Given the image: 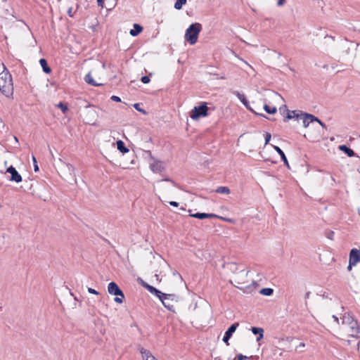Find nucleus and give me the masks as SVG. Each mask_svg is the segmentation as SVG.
<instances>
[{"mask_svg":"<svg viewBox=\"0 0 360 360\" xmlns=\"http://www.w3.org/2000/svg\"><path fill=\"white\" fill-rule=\"evenodd\" d=\"M4 70L0 73V91L6 96L13 94V84L12 77L10 72L4 68Z\"/></svg>","mask_w":360,"mask_h":360,"instance_id":"obj_1","label":"nucleus"},{"mask_svg":"<svg viewBox=\"0 0 360 360\" xmlns=\"http://www.w3.org/2000/svg\"><path fill=\"white\" fill-rule=\"evenodd\" d=\"M201 30V24L198 22L191 24L186 31L185 39L191 45L195 44L197 42L198 34L200 32Z\"/></svg>","mask_w":360,"mask_h":360,"instance_id":"obj_2","label":"nucleus"},{"mask_svg":"<svg viewBox=\"0 0 360 360\" xmlns=\"http://www.w3.org/2000/svg\"><path fill=\"white\" fill-rule=\"evenodd\" d=\"M209 108L206 102H201L198 106H195L191 112L190 117L193 120H197L200 117L208 116Z\"/></svg>","mask_w":360,"mask_h":360,"instance_id":"obj_3","label":"nucleus"},{"mask_svg":"<svg viewBox=\"0 0 360 360\" xmlns=\"http://www.w3.org/2000/svg\"><path fill=\"white\" fill-rule=\"evenodd\" d=\"M108 291L110 295L116 296L114 299L115 302L119 304H122L123 302L124 295L116 283L113 281L109 283L108 285Z\"/></svg>","mask_w":360,"mask_h":360,"instance_id":"obj_4","label":"nucleus"},{"mask_svg":"<svg viewBox=\"0 0 360 360\" xmlns=\"http://www.w3.org/2000/svg\"><path fill=\"white\" fill-rule=\"evenodd\" d=\"M163 306L169 311L175 312L174 304L179 301V297L175 294H167L160 300Z\"/></svg>","mask_w":360,"mask_h":360,"instance_id":"obj_5","label":"nucleus"},{"mask_svg":"<svg viewBox=\"0 0 360 360\" xmlns=\"http://www.w3.org/2000/svg\"><path fill=\"white\" fill-rule=\"evenodd\" d=\"M302 119H303V127L307 128L309 127L310 122H319V124L324 129H327L326 125L325 123H323L320 119H319L317 117L314 116V115L303 112L302 113Z\"/></svg>","mask_w":360,"mask_h":360,"instance_id":"obj_6","label":"nucleus"},{"mask_svg":"<svg viewBox=\"0 0 360 360\" xmlns=\"http://www.w3.org/2000/svg\"><path fill=\"white\" fill-rule=\"evenodd\" d=\"M146 153H148L150 155V158L154 160V162L150 165V168L153 172L160 173L163 172L165 169L163 162L162 161L155 160V158L152 155L150 150H147Z\"/></svg>","mask_w":360,"mask_h":360,"instance_id":"obj_7","label":"nucleus"},{"mask_svg":"<svg viewBox=\"0 0 360 360\" xmlns=\"http://www.w3.org/2000/svg\"><path fill=\"white\" fill-rule=\"evenodd\" d=\"M191 217H194L198 219H212V218H217L220 219L224 221H231V219H227L223 217H220L215 214H208V213H203V212H197L195 214H191L189 215Z\"/></svg>","mask_w":360,"mask_h":360,"instance_id":"obj_8","label":"nucleus"},{"mask_svg":"<svg viewBox=\"0 0 360 360\" xmlns=\"http://www.w3.org/2000/svg\"><path fill=\"white\" fill-rule=\"evenodd\" d=\"M6 172L11 174L8 180L15 183H20L22 181V178L17 169L12 165L6 169Z\"/></svg>","mask_w":360,"mask_h":360,"instance_id":"obj_9","label":"nucleus"},{"mask_svg":"<svg viewBox=\"0 0 360 360\" xmlns=\"http://www.w3.org/2000/svg\"><path fill=\"white\" fill-rule=\"evenodd\" d=\"M238 326L239 323L238 322H236L231 324L224 333L222 340L224 343H226V345H229V341Z\"/></svg>","mask_w":360,"mask_h":360,"instance_id":"obj_10","label":"nucleus"},{"mask_svg":"<svg viewBox=\"0 0 360 360\" xmlns=\"http://www.w3.org/2000/svg\"><path fill=\"white\" fill-rule=\"evenodd\" d=\"M234 94L238 98V99L240 101V102L245 106V108L247 109H248L249 110H250L251 112H252L253 113H255V115H257V113L256 112H255L250 106H249V102L247 100L246 97L245 96V95L243 94H241L240 92L238 91H235L234 92ZM258 115L261 116V117H265V118H268L266 115H264V114H258Z\"/></svg>","mask_w":360,"mask_h":360,"instance_id":"obj_11","label":"nucleus"},{"mask_svg":"<svg viewBox=\"0 0 360 360\" xmlns=\"http://www.w3.org/2000/svg\"><path fill=\"white\" fill-rule=\"evenodd\" d=\"M349 260L350 264H356L360 262V250L356 248H352L349 252Z\"/></svg>","mask_w":360,"mask_h":360,"instance_id":"obj_12","label":"nucleus"},{"mask_svg":"<svg viewBox=\"0 0 360 360\" xmlns=\"http://www.w3.org/2000/svg\"><path fill=\"white\" fill-rule=\"evenodd\" d=\"M287 111H288L287 115L283 118L284 122H287L289 120L292 119V118H295L297 120L300 119H302V113H303L302 111H297V110L290 111L289 110H287Z\"/></svg>","mask_w":360,"mask_h":360,"instance_id":"obj_13","label":"nucleus"},{"mask_svg":"<svg viewBox=\"0 0 360 360\" xmlns=\"http://www.w3.org/2000/svg\"><path fill=\"white\" fill-rule=\"evenodd\" d=\"M65 169L68 173L69 176L68 177V180H72L76 183L75 173V167L70 163H66L65 166Z\"/></svg>","mask_w":360,"mask_h":360,"instance_id":"obj_14","label":"nucleus"},{"mask_svg":"<svg viewBox=\"0 0 360 360\" xmlns=\"http://www.w3.org/2000/svg\"><path fill=\"white\" fill-rule=\"evenodd\" d=\"M139 351L141 354L143 360H158L154 356L152 355L149 350L146 349L143 347H140Z\"/></svg>","mask_w":360,"mask_h":360,"instance_id":"obj_15","label":"nucleus"},{"mask_svg":"<svg viewBox=\"0 0 360 360\" xmlns=\"http://www.w3.org/2000/svg\"><path fill=\"white\" fill-rule=\"evenodd\" d=\"M250 330L254 335H257V342L260 341L264 338V329L263 328L254 326V327H252Z\"/></svg>","mask_w":360,"mask_h":360,"instance_id":"obj_16","label":"nucleus"},{"mask_svg":"<svg viewBox=\"0 0 360 360\" xmlns=\"http://www.w3.org/2000/svg\"><path fill=\"white\" fill-rule=\"evenodd\" d=\"M274 147V149L278 153V155L281 156V158L282 160V161L283 162L284 165L287 167H290L289 166V163H288V159L284 153V152L281 149V148H279L278 146H273Z\"/></svg>","mask_w":360,"mask_h":360,"instance_id":"obj_17","label":"nucleus"},{"mask_svg":"<svg viewBox=\"0 0 360 360\" xmlns=\"http://www.w3.org/2000/svg\"><path fill=\"white\" fill-rule=\"evenodd\" d=\"M143 31V27L137 23H134L133 25V29H131L129 32V34L132 37L138 36Z\"/></svg>","mask_w":360,"mask_h":360,"instance_id":"obj_18","label":"nucleus"},{"mask_svg":"<svg viewBox=\"0 0 360 360\" xmlns=\"http://www.w3.org/2000/svg\"><path fill=\"white\" fill-rule=\"evenodd\" d=\"M84 81L93 86H102L103 84H100V83H97L92 77L91 75L90 72H89L88 74H86L84 77Z\"/></svg>","mask_w":360,"mask_h":360,"instance_id":"obj_19","label":"nucleus"},{"mask_svg":"<svg viewBox=\"0 0 360 360\" xmlns=\"http://www.w3.org/2000/svg\"><path fill=\"white\" fill-rule=\"evenodd\" d=\"M339 150L347 154L348 157L351 158L355 155L354 151L350 148L347 147L346 145L339 146Z\"/></svg>","mask_w":360,"mask_h":360,"instance_id":"obj_20","label":"nucleus"},{"mask_svg":"<svg viewBox=\"0 0 360 360\" xmlns=\"http://www.w3.org/2000/svg\"><path fill=\"white\" fill-rule=\"evenodd\" d=\"M39 63L44 73L50 74L51 72V68L49 66L47 60L45 58H41L39 60Z\"/></svg>","mask_w":360,"mask_h":360,"instance_id":"obj_21","label":"nucleus"},{"mask_svg":"<svg viewBox=\"0 0 360 360\" xmlns=\"http://www.w3.org/2000/svg\"><path fill=\"white\" fill-rule=\"evenodd\" d=\"M117 150L122 154L127 153L129 150L125 146L124 143L122 140H118L116 142Z\"/></svg>","mask_w":360,"mask_h":360,"instance_id":"obj_22","label":"nucleus"},{"mask_svg":"<svg viewBox=\"0 0 360 360\" xmlns=\"http://www.w3.org/2000/svg\"><path fill=\"white\" fill-rule=\"evenodd\" d=\"M352 332L355 333H360V327L358 324V322L356 319H354L351 324L349 325Z\"/></svg>","mask_w":360,"mask_h":360,"instance_id":"obj_23","label":"nucleus"},{"mask_svg":"<svg viewBox=\"0 0 360 360\" xmlns=\"http://www.w3.org/2000/svg\"><path fill=\"white\" fill-rule=\"evenodd\" d=\"M354 320V317L349 314H345L342 317V324H347L349 326Z\"/></svg>","mask_w":360,"mask_h":360,"instance_id":"obj_24","label":"nucleus"},{"mask_svg":"<svg viewBox=\"0 0 360 360\" xmlns=\"http://www.w3.org/2000/svg\"><path fill=\"white\" fill-rule=\"evenodd\" d=\"M260 294L265 296H271L274 293V290L271 288H264L260 290Z\"/></svg>","mask_w":360,"mask_h":360,"instance_id":"obj_25","label":"nucleus"},{"mask_svg":"<svg viewBox=\"0 0 360 360\" xmlns=\"http://www.w3.org/2000/svg\"><path fill=\"white\" fill-rule=\"evenodd\" d=\"M264 110L269 114L274 115L277 112V108L276 107H271L267 104L264 105Z\"/></svg>","mask_w":360,"mask_h":360,"instance_id":"obj_26","label":"nucleus"},{"mask_svg":"<svg viewBox=\"0 0 360 360\" xmlns=\"http://www.w3.org/2000/svg\"><path fill=\"white\" fill-rule=\"evenodd\" d=\"M218 193L229 194L230 193V189L227 186H219L216 191Z\"/></svg>","mask_w":360,"mask_h":360,"instance_id":"obj_27","label":"nucleus"},{"mask_svg":"<svg viewBox=\"0 0 360 360\" xmlns=\"http://www.w3.org/2000/svg\"><path fill=\"white\" fill-rule=\"evenodd\" d=\"M186 0H177L174 4V8L181 10L184 5L186 4Z\"/></svg>","mask_w":360,"mask_h":360,"instance_id":"obj_28","label":"nucleus"},{"mask_svg":"<svg viewBox=\"0 0 360 360\" xmlns=\"http://www.w3.org/2000/svg\"><path fill=\"white\" fill-rule=\"evenodd\" d=\"M57 107L61 110V111L63 112V113H65L66 112H68V105L65 103H63V102H60L58 105H57Z\"/></svg>","mask_w":360,"mask_h":360,"instance_id":"obj_29","label":"nucleus"},{"mask_svg":"<svg viewBox=\"0 0 360 360\" xmlns=\"http://www.w3.org/2000/svg\"><path fill=\"white\" fill-rule=\"evenodd\" d=\"M152 294L155 296H156L158 298H159V300H160L163 296H165V293L161 292L160 290H159L158 289H157L155 288V289L153 290V292H152Z\"/></svg>","mask_w":360,"mask_h":360,"instance_id":"obj_30","label":"nucleus"},{"mask_svg":"<svg viewBox=\"0 0 360 360\" xmlns=\"http://www.w3.org/2000/svg\"><path fill=\"white\" fill-rule=\"evenodd\" d=\"M134 108L138 110L139 112H142L143 114L146 115V112L145 110L142 109L141 108H140V104L139 103H134Z\"/></svg>","mask_w":360,"mask_h":360,"instance_id":"obj_31","label":"nucleus"},{"mask_svg":"<svg viewBox=\"0 0 360 360\" xmlns=\"http://www.w3.org/2000/svg\"><path fill=\"white\" fill-rule=\"evenodd\" d=\"M249 357L245 355H243L242 354H237L233 360H245L248 359Z\"/></svg>","mask_w":360,"mask_h":360,"instance_id":"obj_32","label":"nucleus"},{"mask_svg":"<svg viewBox=\"0 0 360 360\" xmlns=\"http://www.w3.org/2000/svg\"><path fill=\"white\" fill-rule=\"evenodd\" d=\"M33 165H34V172H38L39 170V167L37 165V159L34 156H32Z\"/></svg>","mask_w":360,"mask_h":360,"instance_id":"obj_33","label":"nucleus"},{"mask_svg":"<svg viewBox=\"0 0 360 360\" xmlns=\"http://www.w3.org/2000/svg\"><path fill=\"white\" fill-rule=\"evenodd\" d=\"M165 181L170 182V183H172V185H173L174 186H177L176 183L174 180H172L171 178H169V177H166V178H165V179H163L160 180V181Z\"/></svg>","mask_w":360,"mask_h":360,"instance_id":"obj_34","label":"nucleus"},{"mask_svg":"<svg viewBox=\"0 0 360 360\" xmlns=\"http://www.w3.org/2000/svg\"><path fill=\"white\" fill-rule=\"evenodd\" d=\"M265 145L268 144L271 140V135L269 132L265 133Z\"/></svg>","mask_w":360,"mask_h":360,"instance_id":"obj_35","label":"nucleus"},{"mask_svg":"<svg viewBox=\"0 0 360 360\" xmlns=\"http://www.w3.org/2000/svg\"><path fill=\"white\" fill-rule=\"evenodd\" d=\"M144 288L148 290L151 294L152 292H153V290L155 289V287H153V285H150L149 284H145L144 285Z\"/></svg>","mask_w":360,"mask_h":360,"instance_id":"obj_36","label":"nucleus"},{"mask_svg":"<svg viewBox=\"0 0 360 360\" xmlns=\"http://www.w3.org/2000/svg\"><path fill=\"white\" fill-rule=\"evenodd\" d=\"M141 81L143 83V84H148L150 82V77L149 76H143L141 77Z\"/></svg>","mask_w":360,"mask_h":360,"instance_id":"obj_37","label":"nucleus"},{"mask_svg":"<svg viewBox=\"0 0 360 360\" xmlns=\"http://www.w3.org/2000/svg\"><path fill=\"white\" fill-rule=\"evenodd\" d=\"M72 10H73V8H72V7H71V6H70V7H69V8H68V15H69V17H70V18H73V17H74V15H75V13L76 12V11H75L73 12V11H72Z\"/></svg>","mask_w":360,"mask_h":360,"instance_id":"obj_38","label":"nucleus"},{"mask_svg":"<svg viewBox=\"0 0 360 360\" xmlns=\"http://www.w3.org/2000/svg\"><path fill=\"white\" fill-rule=\"evenodd\" d=\"M110 99L113 101H115V102H120L121 101V98L117 96H112Z\"/></svg>","mask_w":360,"mask_h":360,"instance_id":"obj_39","label":"nucleus"},{"mask_svg":"<svg viewBox=\"0 0 360 360\" xmlns=\"http://www.w3.org/2000/svg\"><path fill=\"white\" fill-rule=\"evenodd\" d=\"M88 292L91 294H94V295H98L99 292L98 291H96V290L91 288H88Z\"/></svg>","mask_w":360,"mask_h":360,"instance_id":"obj_40","label":"nucleus"},{"mask_svg":"<svg viewBox=\"0 0 360 360\" xmlns=\"http://www.w3.org/2000/svg\"><path fill=\"white\" fill-rule=\"evenodd\" d=\"M104 1L105 0H97L98 6L101 8H103L104 7Z\"/></svg>","mask_w":360,"mask_h":360,"instance_id":"obj_41","label":"nucleus"},{"mask_svg":"<svg viewBox=\"0 0 360 360\" xmlns=\"http://www.w3.org/2000/svg\"><path fill=\"white\" fill-rule=\"evenodd\" d=\"M169 204L171 206H173V207H178L179 206V202H177L176 201H170V202H169Z\"/></svg>","mask_w":360,"mask_h":360,"instance_id":"obj_42","label":"nucleus"},{"mask_svg":"<svg viewBox=\"0 0 360 360\" xmlns=\"http://www.w3.org/2000/svg\"><path fill=\"white\" fill-rule=\"evenodd\" d=\"M285 3V0H278L277 2L278 6H281Z\"/></svg>","mask_w":360,"mask_h":360,"instance_id":"obj_43","label":"nucleus"},{"mask_svg":"<svg viewBox=\"0 0 360 360\" xmlns=\"http://www.w3.org/2000/svg\"><path fill=\"white\" fill-rule=\"evenodd\" d=\"M334 234V232L333 231H330L328 235L327 236V237L330 239H333L332 236H333Z\"/></svg>","mask_w":360,"mask_h":360,"instance_id":"obj_44","label":"nucleus"},{"mask_svg":"<svg viewBox=\"0 0 360 360\" xmlns=\"http://www.w3.org/2000/svg\"><path fill=\"white\" fill-rule=\"evenodd\" d=\"M356 264H350V261L349 260V265L347 266L348 271H350L353 266H355Z\"/></svg>","mask_w":360,"mask_h":360,"instance_id":"obj_45","label":"nucleus"},{"mask_svg":"<svg viewBox=\"0 0 360 360\" xmlns=\"http://www.w3.org/2000/svg\"><path fill=\"white\" fill-rule=\"evenodd\" d=\"M139 281H140L139 283L141 284V285L144 288V285L145 284H148L147 283H146L145 281H143L142 279L141 278H139Z\"/></svg>","mask_w":360,"mask_h":360,"instance_id":"obj_46","label":"nucleus"},{"mask_svg":"<svg viewBox=\"0 0 360 360\" xmlns=\"http://www.w3.org/2000/svg\"><path fill=\"white\" fill-rule=\"evenodd\" d=\"M305 347L304 343H303V342H300V343L299 344V345L296 347V349H298V348H300V347Z\"/></svg>","mask_w":360,"mask_h":360,"instance_id":"obj_47","label":"nucleus"},{"mask_svg":"<svg viewBox=\"0 0 360 360\" xmlns=\"http://www.w3.org/2000/svg\"><path fill=\"white\" fill-rule=\"evenodd\" d=\"M258 356H251L249 357V359H252V360H257L258 359Z\"/></svg>","mask_w":360,"mask_h":360,"instance_id":"obj_48","label":"nucleus"},{"mask_svg":"<svg viewBox=\"0 0 360 360\" xmlns=\"http://www.w3.org/2000/svg\"><path fill=\"white\" fill-rule=\"evenodd\" d=\"M333 319H334V321L335 322H337L338 323H339V319H338V318L335 315L333 316Z\"/></svg>","mask_w":360,"mask_h":360,"instance_id":"obj_49","label":"nucleus"},{"mask_svg":"<svg viewBox=\"0 0 360 360\" xmlns=\"http://www.w3.org/2000/svg\"><path fill=\"white\" fill-rule=\"evenodd\" d=\"M310 295V292H306L305 295H304V298L305 299H308L309 298V296Z\"/></svg>","mask_w":360,"mask_h":360,"instance_id":"obj_50","label":"nucleus"},{"mask_svg":"<svg viewBox=\"0 0 360 360\" xmlns=\"http://www.w3.org/2000/svg\"><path fill=\"white\" fill-rule=\"evenodd\" d=\"M173 275H174V276H179V277H181V275H180L178 272H176V271L174 272V273H173Z\"/></svg>","mask_w":360,"mask_h":360,"instance_id":"obj_51","label":"nucleus"},{"mask_svg":"<svg viewBox=\"0 0 360 360\" xmlns=\"http://www.w3.org/2000/svg\"><path fill=\"white\" fill-rule=\"evenodd\" d=\"M89 112L91 113V114H95L96 113V112L94 110H89Z\"/></svg>","mask_w":360,"mask_h":360,"instance_id":"obj_52","label":"nucleus"},{"mask_svg":"<svg viewBox=\"0 0 360 360\" xmlns=\"http://www.w3.org/2000/svg\"><path fill=\"white\" fill-rule=\"evenodd\" d=\"M287 340H292V338H287Z\"/></svg>","mask_w":360,"mask_h":360,"instance_id":"obj_53","label":"nucleus"},{"mask_svg":"<svg viewBox=\"0 0 360 360\" xmlns=\"http://www.w3.org/2000/svg\"><path fill=\"white\" fill-rule=\"evenodd\" d=\"M14 139H15V141H18V139L15 136L14 137Z\"/></svg>","mask_w":360,"mask_h":360,"instance_id":"obj_54","label":"nucleus"}]
</instances>
